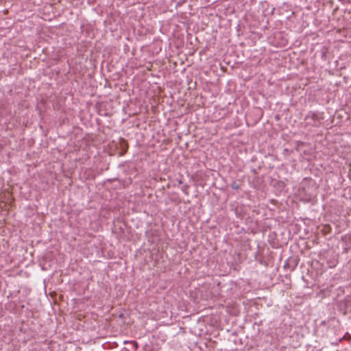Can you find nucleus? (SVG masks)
<instances>
[{"mask_svg":"<svg viewBox=\"0 0 351 351\" xmlns=\"http://www.w3.org/2000/svg\"><path fill=\"white\" fill-rule=\"evenodd\" d=\"M297 266V263H294V265L291 267V271H293Z\"/></svg>","mask_w":351,"mask_h":351,"instance_id":"7","label":"nucleus"},{"mask_svg":"<svg viewBox=\"0 0 351 351\" xmlns=\"http://www.w3.org/2000/svg\"><path fill=\"white\" fill-rule=\"evenodd\" d=\"M337 311L343 315L351 317V300L345 299L338 302Z\"/></svg>","mask_w":351,"mask_h":351,"instance_id":"1","label":"nucleus"},{"mask_svg":"<svg viewBox=\"0 0 351 351\" xmlns=\"http://www.w3.org/2000/svg\"><path fill=\"white\" fill-rule=\"evenodd\" d=\"M132 343L133 344L134 347L135 348V349H137L138 348V343L135 341H132Z\"/></svg>","mask_w":351,"mask_h":351,"instance_id":"6","label":"nucleus"},{"mask_svg":"<svg viewBox=\"0 0 351 351\" xmlns=\"http://www.w3.org/2000/svg\"><path fill=\"white\" fill-rule=\"evenodd\" d=\"M178 182L179 184H182L183 183L182 180H178Z\"/></svg>","mask_w":351,"mask_h":351,"instance_id":"9","label":"nucleus"},{"mask_svg":"<svg viewBox=\"0 0 351 351\" xmlns=\"http://www.w3.org/2000/svg\"><path fill=\"white\" fill-rule=\"evenodd\" d=\"M189 186L188 184H185V185H184V186L182 187V192H183L185 195H189V191H188V190H189Z\"/></svg>","mask_w":351,"mask_h":351,"instance_id":"5","label":"nucleus"},{"mask_svg":"<svg viewBox=\"0 0 351 351\" xmlns=\"http://www.w3.org/2000/svg\"><path fill=\"white\" fill-rule=\"evenodd\" d=\"M341 240L344 245L343 252L344 253H348L351 249V234L344 235L342 237Z\"/></svg>","mask_w":351,"mask_h":351,"instance_id":"2","label":"nucleus"},{"mask_svg":"<svg viewBox=\"0 0 351 351\" xmlns=\"http://www.w3.org/2000/svg\"><path fill=\"white\" fill-rule=\"evenodd\" d=\"M231 187L234 189V190H237L240 188V184H238L237 182L234 181L231 183L230 184Z\"/></svg>","mask_w":351,"mask_h":351,"instance_id":"4","label":"nucleus"},{"mask_svg":"<svg viewBox=\"0 0 351 351\" xmlns=\"http://www.w3.org/2000/svg\"><path fill=\"white\" fill-rule=\"evenodd\" d=\"M317 114L313 112H309L305 117V120L308 121L310 125H314V122L317 120Z\"/></svg>","mask_w":351,"mask_h":351,"instance_id":"3","label":"nucleus"},{"mask_svg":"<svg viewBox=\"0 0 351 351\" xmlns=\"http://www.w3.org/2000/svg\"><path fill=\"white\" fill-rule=\"evenodd\" d=\"M284 267L286 268V267H288V268H290V265L288 263H285V265H284Z\"/></svg>","mask_w":351,"mask_h":351,"instance_id":"8","label":"nucleus"}]
</instances>
